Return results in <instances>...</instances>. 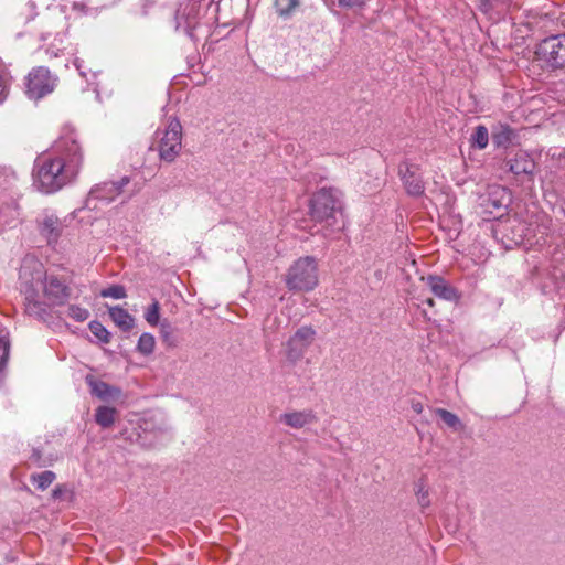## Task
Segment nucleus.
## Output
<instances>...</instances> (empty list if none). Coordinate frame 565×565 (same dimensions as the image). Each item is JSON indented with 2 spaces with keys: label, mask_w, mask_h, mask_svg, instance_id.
<instances>
[{
  "label": "nucleus",
  "mask_w": 565,
  "mask_h": 565,
  "mask_svg": "<svg viewBox=\"0 0 565 565\" xmlns=\"http://www.w3.org/2000/svg\"><path fill=\"white\" fill-rule=\"evenodd\" d=\"M83 163L84 149L78 135L73 127L65 126L51 150L36 157L33 185L42 193H55L76 179Z\"/></svg>",
  "instance_id": "nucleus-1"
},
{
  "label": "nucleus",
  "mask_w": 565,
  "mask_h": 565,
  "mask_svg": "<svg viewBox=\"0 0 565 565\" xmlns=\"http://www.w3.org/2000/svg\"><path fill=\"white\" fill-rule=\"evenodd\" d=\"M19 279L24 312L38 320L44 321L49 315V306L42 300V296L52 305H63L71 295L65 281L54 275L47 277L39 262H34L33 267L24 264L20 269Z\"/></svg>",
  "instance_id": "nucleus-2"
},
{
  "label": "nucleus",
  "mask_w": 565,
  "mask_h": 565,
  "mask_svg": "<svg viewBox=\"0 0 565 565\" xmlns=\"http://www.w3.org/2000/svg\"><path fill=\"white\" fill-rule=\"evenodd\" d=\"M28 32L43 42V49L49 60L56 58L65 50V36L68 30L67 18L58 9L47 8L44 12L38 13L29 22Z\"/></svg>",
  "instance_id": "nucleus-3"
},
{
  "label": "nucleus",
  "mask_w": 565,
  "mask_h": 565,
  "mask_svg": "<svg viewBox=\"0 0 565 565\" xmlns=\"http://www.w3.org/2000/svg\"><path fill=\"white\" fill-rule=\"evenodd\" d=\"M342 192L335 188H321L310 199L309 214L312 221L324 227H334L342 215Z\"/></svg>",
  "instance_id": "nucleus-4"
},
{
  "label": "nucleus",
  "mask_w": 565,
  "mask_h": 565,
  "mask_svg": "<svg viewBox=\"0 0 565 565\" xmlns=\"http://www.w3.org/2000/svg\"><path fill=\"white\" fill-rule=\"evenodd\" d=\"M290 291H310L318 285V263L312 256L298 258L285 275Z\"/></svg>",
  "instance_id": "nucleus-5"
},
{
  "label": "nucleus",
  "mask_w": 565,
  "mask_h": 565,
  "mask_svg": "<svg viewBox=\"0 0 565 565\" xmlns=\"http://www.w3.org/2000/svg\"><path fill=\"white\" fill-rule=\"evenodd\" d=\"M158 153L161 161L173 162L182 148V126L177 117H170L163 129L156 131Z\"/></svg>",
  "instance_id": "nucleus-6"
},
{
  "label": "nucleus",
  "mask_w": 565,
  "mask_h": 565,
  "mask_svg": "<svg viewBox=\"0 0 565 565\" xmlns=\"http://www.w3.org/2000/svg\"><path fill=\"white\" fill-rule=\"evenodd\" d=\"M171 427L164 412L151 409L143 412V446L156 447L171 439Z\"/></svg>",
  "instance_id": "nucleus-7"
},
{
  "label": "nucleus",
  "mask_w": 565,
  "mask_h": 565,
  "mask_svg": "<svg viewBox=\"0 0 565 565\" xmlns=\"http://www.w3.org/2000/svg\"><path fill=\"white\" fill-rule=\"evenodd\" d=\"M536 55L548 71L565 67V33L551 35L541 41Z\"/></svg>",
  "instance_id": "nucleus-8"
},
{
  "label": "nucleus",
  "mask_w": 565,
  "mask_h": 565,
  "mask_svg": "<svg viewBox=\"0 0 565 565\" xmlns=\"http://www.w3.org/2000/svg\"><path fill=\"white\" fill-rule=\"evenodd\" d=\"M58 82L47 67H33L26 76L25 94L30 99L39 100L51 94Z\"/></svg>",
  "instance_id": "nucleus-9"
},
{
  "label": "nucleus",
  "mask_w": 565,
  "mask_h": 565,
  "mask_svg": "<svg viewBox=\"0 0 565 565\" xmlns=\"http://www.w3.org/2000/svg\"><path fill=\"white\" fill-rule=\"evenodd\" d=\"M511 192L501 185H492L488 188L487 193L481 196V207L483 213L489 214L495 220L507 214V209L511 204Z\"/></svg>",
  "instance_id": "nucleus-10"
},
{
  "label": "nucleus",
  "mask_w": 565,
  "mask_h": 565,
  "mask_svg": "<svg viewBox=\"0 0 565 565\" xmlns=\"http://www.w3.org/2000/svg\"><path fill=\"white\" fill-rule=\"evenodd\" d=\"M200 9L198 0L180 1L174 14L175 29L194 39V31L200 23Z\"/></svg>",
  "instance_id": "nucleus-11"
},
{
  "label": "nucleus",
  "mask_w": 565,
  "mask_h": 565,
  "mask_svg": "<svg viewBox=\"0 0 565 565\" xmlns=\"http://www.w3.org/2000/svg\"><path fill=\"white\" fill-rule=\"evenodd\" d=\"M316 338L311 326H302L288 339L285 344L286 358L291 363L300 361Z\"/></svg>",
  "instance_id": "nucleus-12"
},
{
  "label": "nucleus",
  "mask_w": 565,
  "mask_h": 565,
  "mask_svg": "<svg viewBox=\"0 0 565 565\" xmlns=\"http://www.w3.org/2000/svg\"><path fill=\"white\" fill-rule=\"evenodd\" d=\"M398 175L406 193L419 198L425 193V181L419 166L407 161L398 164Z\"/></svg>",
  "instance_id": "nucleus-13"
},
{
  "label": "nucleus",
  "mask_w": 565,
  "mask_h": 565,
  "mask_svg": "<svg viewBox=\"0 0 565 565\" xmlns=\"http://www.w3.org/2000/svg\"><path fill=\"white\" fill-rule=\"evenodd\" d=\"M129 182V177H122L118 182H103L96 184L88 193L86 206L89 209H96L97 205L93 204L95 201L104 203L113 202L122 192V188Z\"/></svg>",
  "instance_id": "nucleus-14"
},
{
  "label": "nucleus",
  "mask_w": 565,
  "mask_h": 565,
  "mask_svg": "<svg viewBox=\"0 0 565 565\" xmlns=\"http://www.w3.org/2000/svg\"><path fill=\"white\" fill-rule=\"evenodd\" d=\"M422 280L426 282L434 296L443 300L457 301L460 298L458 290L441 276L428 275L423 277Z\"/></svg>",
  "instance_id": "nucleus-15"
},
{
  "label": "nucleus",
  "mask_w": 565,
  "mask_h": 565,
  "mask_svg": "<svg viewBox=\"0 0 565 565\" xmlns=\"http://www.w3.org/2000/svg\"><path fill=\"white\" fill-rule=\"evenodd\" d=\"M279 422L290 428L301 429L316 424L318 422V416L312 409L306 408L302 411L286 412L280 415Z\"/></svg>",
  "instance_id": "nucleus-16"
},
{
  "label": "nucleus",
  "mask_w": 565,
  "mask_h": 565,
  "mask_svg": "<svg viewBox=\"0 0 565 565\" xmlns=\"http://www.w3.org/2000/svg\"><path fill=\"white\" fill-rule=\"evenodd\" d=\"M505 164L508 170L515 175H532L535 170L534 160L523 150L516 151L512 158L507 159Z\"/></svg>",
  "instance_id": "nucleus-17"
},
{
  "label": "nucleus",
  "mask_w": 565,
  "mask_h": 565,
  "mask_svg": "<svg viewBox=\"0 0 565 565\" xmlns=\"http://www.w3.org/2000/svg\"><path fill=\"white\" fill-rule=\"evenodd\" d=\"M85 380L90 388L92 395L102 401L117 399L120 396L121 392L119 388L104 381L96 380L93 375H87Z\"/></svg>",
  "instance_id": "nucleus-18"
},
{
  "label": "nucleus",
  "mask_w": 565,
  "mask_h": 565,
  "mask_svg": "<svg viewBox=\"0 0 565 565\" xmlns=\"http://www.w3.org/2000/svg\"><path fill=\"white\" fill-rule=\"evenodd\" d=\"M63 227V223L56 216L50 215L41 223L40 233L49 244H52L57 242Z\"/></svg>",
  "instance_id": "nucleus-19"
},
{
  "label": "nucleus",
  "mask_w": 565,
  "mask_h": 565,
  "mask_svg": "<svg viewBox=\"0 0 565 565\" xmlns=\"http://www.w3.org/2000/svg\"><path fill=\"white\" fill-rule=\"evenodd\" d=\"M110 319L114 323L119 327L122 331H129L135 324V319L128 313L127 310L115 306L108 307Z\"/></svg>",
  "instance_id": "nucleus-20"
},
{
  "label": "nucleus",
  "mask_w": 565,
  "mask_h": 565,
  "mask_svg": "<svg viewBox=\"0 0 565 565\" xmlns=\"http://www.w3.org/2000/svg\"><path fill=\"white\" fill-rule=\"evenodd\" d=\"M514 137V131L512 128H510L508 125H500L493 132H492V143L497 148H507Z\"/></svg>",
  "instance_id": "nucleus-21"
},
{
  "label": "nucleus",
  "mask_w": 565,
  "mask_h": 565,
  "mask_svg": "<svg viewBox=\"0 0 565 565\" xmlns=\"http://www.w3.org/2000/svg\"><path fill=\"white\" fill-rule=\"evenodd\" d=\"M117 416V411L109 406H99L95 412V422L102 428H109L114 425Z\"/></svg>",
  "instance_id": "nucleus-22"
},
{
  "label": "nucleus",
  "mask_w": 565,
  "mask_h": 565,
  "mask_svg": "<svg viewBox=\"0 0 565 565\" xmlns=\"http://www.w3.org/2000/svg\"><path fill=\"white\" fill-rule=\"evenodd\" d=\"M433 412L452 430L460 431L463 429L465 426L456 414L445 408H434Z\"/></svg>",
  "instance_id": "nucleus-23"
},
{
  "label": "nucleus",
  "mask_w": 565,
  "mask_h": 565,
  "mask_svg": "<svg viewBox=\"0 0 565 565\" xmlns=\"http://www.w3.org/2000/svg\"><path fill=\"white\" fill-rule=\"evenodd\" d=\"M56 475L51 470H45L40 473H33L30 477V481L36 489L44 491L46 490L55 480Z\"/></svg>",
  "instance_id": "nucleus-24"
},
{
  "label": "nucleus",
  "mask_w": 565,
  "mask_h": 565,
  "mask_svg": "<svg viewBox=\"0 0 565 565\" xmlns=\"http://www.w3.org/2000/svg\"><path fill=\"white\" fill-rule=\"evenodd\" d=\"M299 6V0H274L276 12L282 19H289Z\"/></svg>",
  "instance_id": "nucleus-25"
},
{
  "label": "nucleus",
  "mask_w": 565,
  "mask_h": 565,
  "mask_svg": "<svg viewBox=\"0 0 565 565\" xmlns=\"http://www.w3.org/2000/svg\"><path fill=\"white\" fill-rule=\"evenodd\" d=\"M471 146L479 150L484 149L489 143V132L486 126L479 125L471 135Z\"/></svg>",
  "instance_id": "nucleus-26"
},
{
  "label": "nucleus",
  "mask_w": 565,
  "mask_h": 565,
  "mask_svg": "<svg viewBox=\"0 0 565 565\" xmlns=\"http://www.w3.org/2000/svg\"><path fill=\"white\" fill-rule=\"evenodd\" d=\"M157 327H159V333L162 342L168 348H174L177 345L175 338L173 335V328L167 318L162 319Z\"/></svg>",
  "instance_id": "nucleus-27"
},
{
  "label": "nucleus",
  "mask_w": 565,
  "mask_h": 565,
  "mask_svg": "<svg viewBox=\"0 0 565 565\" xmlns=\"http://www.w3.org/2000/svg\"><path fill=\"white\" fill-rule=\"evenodd\" d=\"M143 318L151 327H157L160 322H162L160 316V305L159 301L153 300L152 303L147 308V311L143 315Z\"/></svg>",
  "instance_id": "nucleus-28"
},
{
  "label": "nucleus",
  "mask_w": 565,
  "mask_h": 565,
  "mask_svg": "<svg viewBox=\"0 0 565 565\" xmlns=\"http://www.w3.org/2000/svg\"><path fill=\"white\" fill-rule=\"evenodd\" d=\"M415 493L422 509H426L430 505L429 492L423 479L415 484Z\"/></svg>",
  "instance_id": "nucleus-29"
},
{
  "label": "nucleus",
  "mask_w": 565,
  "mask_h": 565,
  "mask_svg": "<svg viewBox=\"0 0 565 565\" xmlns=\"http://www.w3.org/2000/svg\"><path fill=\"white\" fill-rule=\"evenodd\" d=\"M88 327L90 332L103 343H108L110 341L109 331L99 321H90Z\"/></svg>",
  "instance_id": "nucleus-30"
},
{
  "label": "nucleus",
  "mask_w": 565,
  "mask_h": 565,
  "mask_svg": "<svg viewBox=\"0 0 565 565\" xmlns=\"http://www.w3.org/2000/svg\"><path fill=\"white\" fill-rule=\"evenodd\" d=\"M100 296L104 298L122 299L126 297L125 288L120 285H113L108 288L100 290Z\"/></svg>",
  "instance_id": "nucleus-31"
},
{
  "label": "nucleus",
  "mask_w": 565,
  "mask_h": 565,
  "mask_svg": "<svg viewBox=\"0 0 565 565\" xmlns=\"http://www.w3.org/2000/svg\"><path fill=\"white\" fill-rule=\"evenodd\" d=\"M11 77L7 70L0 64V103L7 97Z\"/></svg>",
  "instance_id": "nucleus-32"
},
{
  "label": "nucleus",
  "mask_w": 565,
  "mask_h": 565,
  "mask_svg": "<svg viewBox=\"0 0 565 565\" xmlns=\"http://www.w3.org/2000/svg\"><path fill=\"white\" fill-rule=\"evenodd\" d=\"M67 315H68V317H71L75 321L83 322V321L88 319L89 311L87 309H85V308L79 307V306L72 305L67 309Z\"/></svg>",
  "instance_id": "nucleus-33"
},
{
  "label": "nucleus",
  "mask_w": 565,
  "mask_h": 565,
  "mask_svg": "<svg viewBox=\"0 0 565 565\" xmlns=\"http://www.w3.org/2000/svg\"><path fill=\"white\" fill-rule=\"evenodd\" d=\"M10 344L4 338H0V371L7 365Z\"/></svg>",
  "instance_id": "nucleus-34"
},
{
  "label": "nucleus",
  "mask_w": 565,
  "mask_h": 565,
  "mask_svg": "<svg viewBox=\"0 0 565 565\" xmlns=\"http://www.w3.org/2000/svg\"><path fill=\"white\" fill-rule=\"evenodd\" d=\"M30 461L39 468L46 467L51 465V460H46L43 458L41 450L34 448L30 456Z\"/></svg>",
  "instance_id": "nucleus-35"
},
{
  "label": "nucleus",
  "mask_w": 565,
  "mask_h": 565,
  "mask_svg": "<svg viewBox=\"0 0 565 565\" xmlns=\"http://www.w3.org/2000/svg\"><path fill=\"white\" fill-rule=\"evenodd\" d=\"M156 345L154 337L150 333L143 332V354L153 352Z\"/></svg>",
  "instance_id": "nucleus-36"
},
{
  "label": "nucleus",
  "mask_w": 565,
  "mask_h": 565,
  "mask_svg": "<svg viewBox=\"0 0 565 565\" xmlns=\"http://www.w3.org/2000/svg\"><path fill=\"white\" fill-rule=\"evenodd\" d=\"M65 494H71L66 484H57L52 491V498L55 500H62Z\"/></svg>",
  "instance_id": "nucleus-37"
},
{
  "label": "nucleus",
  "mask_w": 565,
  "mask_h": 565,
  "mask_svg": "<svg viewBox=\"0 0 565 565\" xmlns=\"http://www.w3.org/2000/svg\"><path fill=\"white\" fill-rule=\"evenodd\" d=\"M338 3L341 8L345 9L363 8L365 6L364 0H338Z\"/></svg>",
  "instance_id": "nucleus-38"
},
{
  "label": "nucleus",
  "mask_w": 565,
  "mask_h": 565,
  "mask_svg": "<svg viewBox=\"0 0 565 565\" xmlns=\"http://www.w3.org/2000/svg\"><path fill=\"white\" fill-rule=\"evenodd\" d=\"M411 407L416 414H422L424 411V406L419 401L413 399L411 402Z\"/></svg>",
  "instance_id": "nucleus-39"
},
{
  "label": "nucleus",
  "mask_w": 565,
  "mask_h": 565,
  "mask_svg": "<svg viewBox=\"0 0 565 565\" xmlns=\"http://www.w3.org/2000/svg\"><path fill=\"white\" fill-rule=\"evenodd\" d=\"M425 303H427L429 307H434L435 306V301L431 298L426 299Z\"/></svg>",
  "instance_id": "nucleus-40"
},
{
  "label": "nucleus",
  "mask_w": 565,
  "mask_h": 565,
  "mask_svg": "<svg viewBox=\"0 0 565 565\" xmlns=\"http://www.w3.org/2000/svg\"><path fill=\"white\" fill-rule=\"evenodd\" d=\"M136 349L141 350V337L137 341Z\"/></svg>",
  "instance_id": "nucleus-41"
},
{
  "label": "nucleus",
  "mask_w": 565,
  "mask_h": 565,
  "mask_svg": "<svg viewBox=\"0 0 565 565\" xmlns=\"http://www.w3.org/2000/svg\"><path fill=\"white\" fill-rule=\"evenodd\" d=\"M76 67H77L78 70H81L79 65H77V64H76ZM79 72H81V75H82V76L86 77L85 72H83V71H79Z\"/></svg>",
  "instance_id": "nucleus-42"
}]
</instances>
